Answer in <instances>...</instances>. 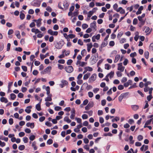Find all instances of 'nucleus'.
<instances>
[{"label":"nucleus","instance_id":"052dcab7","mask_svg":"<svg viewBox=\"0 0 153 153\" xmlns=\"http://www.w3.org/2000/svg\"><path fill=\"white\" fill-rule=\"evenodd\" d=\"M151 82L150 81H148L146 82V83H145L144 84V86L145 87H148V86L149 85H151Z\"/></svg>","mask_w":153,"mask_h":153},{"label":"nucleus","instance_id":"de8ad7c7","mask_svg":"<svg viewBox=\"0 0 153 153\" xmlns=\"http://www.w3.org/2000/svg\"><path fill=\"white\" fill-rule=\"evenodd\" d=\"M129 94V92H127L125 93L122 94H121L123 98H125L127 97Z\"/></svg>","mask_w":153,"mask_h":153},{"label":"nucleus","instance_id":"69168bd1","mask_svg":"<svg viewBox=\"0 0 153 153\" xmlns=\"http://www.w3.org/2000/svg\"><path fill=\"white\" fill-rule=\"evenodd\" d=\"M137 19L136 18H135L133 19V23L134 25H135L137 23Z\"/></svg>","mask_w":153,"mask_h":153},{"label":"nucleus","instance_id":"603ef678","mask_svg":"<svg viewBox=\"0 0 153 153\" xmlns=\"http://www.w3.org/2000/svg\"><path fill=\"white\" fill-rule=\"evenodd\" d=\"M53 142V140L52 139H49L47 141V143L49 145L51 144Z\"/></svg>","mask_w":153,"mask_h":153},{"label":"nucleus","instance_id":"f8f14e48","mask_svg":"<svg viewBox=\"0 0 153 153\" xmlns=\"http://www.w3.org/2000/svg\"><path fill=\"white\" fill-rule=\"evenodd\" d=\"M26 125L27 127H30L31 128H33L34 127V123H27Z\"/></svg>","mask_w":153,"mask_h":153},{"label":"nucleus","instance_id":"6e6552de","mask_svg":"<svg viewBox=\"0 0 153 153\" xmlns=\"http://www.w3.org/2000/svg\"><path fill=\"white\" fill-rule=\"evenodd\" d=\"M61 82L62 83L60 84V85L62 88H63L65 86L68 84V82L66 80H62L61 81Z\"/></svg>","mask_w":153,"mask_h":153},{"label":"nucleus","instance_id":"c03bdc74","mask_svg":"<svg viewBox=\"0 0 153 153\" xmlns=\"http://www.w3.org/2000/svg\"><path fill=\"white\" fill-rule=\"evenodd\" d=\"M25 28V26L24 24H23L20 25L19 27V29L22 30H23Z\"/></svg>","mask_w":153,"mask_h":153},{"label":"nucleus","instance_id":"9d476101","mask_svg":"<svg viewBox=\"0 0 153 153\" xmlns=\"http://www.w3.org/2000/svg\"><path fill=\"white\" fill-rule=\"evenodd\" d=\"M117 12H120V13L121 14H124L125 13V10L121 7L118 8L117 10Z\"/></svg>","mask_w":153,"mask_h":153},{"label":"nucleus","instance_id":"8fccbe9b","mask_svg":"<svg viewBox=\"0 0 153 153\" xmlns=\"http://www.w3.org/2000/svg\"><path fill=\"white\" fill-rule=\"evenodd\" d=\"M145 105L143 108L144 109H145L147 108L149 106V105L148 103V101H146V100L145 101Z\"/></svg>","mask_w":153,"mask_h":153},{"label":"nucleus","instance_id":"f704fd0d","mask_svg":"<svg viewBox=\"0 0 153 153\" xmlns=\"http://www.w3.org/2000/svg\"><path fill=\"white\" fill-rule=\"evenodd\" d=\"M62 53H65V56H67L70 53V51H66V50H64L63 51H62Z\"/></svg>","mask_w":153,"mask_h":153},{"label":"nucleus","instance_id":"9b49d317","mask_svg":"<svg viewBox=\"0 0 153 153\" xmlns=\"http://www.w3.org/2000/svg\"><path fill=\"white\" fill-rule=\"evenodd\" d=\"M90 26L91 27L93 28L96 30L97 26L96 22L94 21L93 22L91 23Z\"/></svg>","mask_w":153,"mask_h":153},{"label":"nucleus","instance_id":"338daca9","mask_svg":"<svg viewBox=\"0 0 153 153\" xmlns=\"http://www.w3.org/2000/svg\"><path fill=\"white\" fill-rule=\"evenodd\" d=\"M78 44L80 45H83V42L81 39H79L78 41Z\"/></svg>","mask_w":153,"mask_h":153},{"label":"nucleus","instance_id":"cd10ccee","mask_svg":"<svg viewBox=\"0 0 153 153\" xmlns=\"http://www.w3.org/2000/svg\"><path fill=\"white\" fill-rule=\"evenodd\" d=\"M40 105L41 104H40V102H39L36 105V108L38 111H39L41 110Z\"/></svg>","mask_w":153,"mask_h":153},{"label":"nucleus","instance_id":"a878e982","mask_svg":"<svg viewBox=\"0 0 153 153\" xmlns=\"http://www.w3.org/2000/svg\"><path fill=\"white\" fill-rule=\"evenodd\" d=\"M63 5L64 7L66 9H67L68 7L69 4L66 1H64L63 3Z\"/></svg>","mask_w":153,"mask_h":153},{"label":"nucleus","instance_id":"a211bd4d","mask_svg":"<svg viewBox=\"0 0 153 153\" xmlns=\"http://www.w3.org/2000/svg\"><path fill=\"white\" fill-rule=\"evenodd\" d=\"M0 140H4L5 142H7L8 140V137H6L3 135H0Z\"/></svg>","mask_w":153,"mask_h":153},{"label":"nucleus","instance_id":"dca6fc26","mask_svg":"<svg viewBox=\"0 0 153 153\" xmlns=\"http://www.w3.org/2000/svg\"><path fill=\"white\" fill-rule=\"evenodd\" d=\"M31 106H28L27 107L26 109L25 110V111L28 114L30 113L31 112L30 109L32 108Z\"/></svg>","mask_w":153,"mask_h":153},{"label":"nucleus","instance_id":"0eeeda50","mask_svg":"<svg viewBox=\"0 0 153 153\" xmlns=\"http://www.w3.org/2000/svg\"><path fill=\"white\" fill-rule=\"evenodd\" d=\"M71 113V115L70 118L72 119H74L75 116V111L74 108L72 109Z\"/></svg>","mask_w":153,"mask_h":153},{"label":"nucleus","instance_id":"0e129e2a","mask_svg":"<svg viewBox=\"0 0 153 153\" xmlns=\"http://www.w3.org/2000/svg\"><path fill=\"white\" fill-rule=\"evenodd\" d=\"M58 62L59 63L64 64L65 62V60L64 59H61L58 61Z\"/></svg>","mask_w":153,"mask_h":153},{"label":"nucleus","instance_id":"864d4df0","mask_svg":"<svg viewBox=\"0 0 153 153\" xmlns=\"http://www.w3.org/2000/svg\"><path fill=\"white\" fill-rule=\"evenodd\" d=\"M35 136L34 135H31L29 137V139L31 141H33L35 139Z\"/></svg>","mask_w":153,"mask_h":153},{"label":"nucleus","instance_id":"e2e57ef3","mask_svg":"<svg viewBox=\"0 0 153 153\" xmlns=\"http://www.w3.org/2000/svg\"><path fill=\"white\" fill-rule=\"evenodd\" d=\"M143 139V137L141 135H139L137 137V139L138 140L140 141L142 140Z\"/></svg>","mask_w":153,"mask_h":153},{"label":"nucleus","instance_id":"7ed1b4c3","mask_svg":"<svg viewBox=\"0 0 153 153\" xmlns=\"http://www.w3.org/2000/svg\"><path fill=\"white\" fill-rule=\"evenodd\" d=\"M65 69L67 72L68 73H71L74 70L73 67L71 66L65 67Z\"/></svg>","mask_w":153,"mask_h":153},{"label":"nucleus","instance_id":"09e8293b","mask_svg":"<svg viewBox=\"0 0 153 153\" xmlns=\"http://www.w3.org/2000/svg\"><path fill=\"white\" fill-rule=\"evenodd\" d=\"M88 27V25L86 24H83L82 25V27L83 29H85Z\"/></svg>","mask_w":153,"mask_h":153},{"label":"nucleus","instance_id":"5701e85b","mask_svg":"<svg viewBox=\"0 0 153 153\" xmlns=\"http://www.w3.org/2000/svg\"><path fill=\"white\" fill-rule=\"evenodd\" d=\"M131 108L133 110L136 111L138 109L139 107L137 105H133L131 106Z\"/></svg>","mask_w":153,"mask_h":153},{"label":"nucleus","instance_id":"4468645a","mask_svg":"<svg viewBox=\"0 0 153 153\" xmlns=\"http://www.w3.org/2000/svg\"><path fill=\"white\" fill-rule=\"evenodd\" d=\"M137 18L139 20L140 22V23L141 25L142 26L143 25L145 22L143 21V18L140 17V16H138Z\"/></svg>","mask_w":153,"mask_h":153},{"label":"nucleus","instance_id":"aec40b11","mask_svg":"<svg viewBox=\"0 0 153 153\" xmlns=\"http://www.w3.org/2000/svg\"><path fill=\"white\" fill-rule=\"evenodd\" d=\"M52 95H50L49 96H48V97L45 99V100L46 101H51L52 100L51 97Z\"/></svg>","mask_w":153,"mask_h":153},{"label":"nucleus","instance_id":"6ab92c4d","mask_svg":"<svg viewBox=\"0 0 153 153\" xmlns=\"http://www.w3.org/2000/svg\"><path fill=\"white\" fill-rule=\"evenodd\" d=\"M87 51L88 52H89L90 51L91 48L93 46V45L92 43H90V44H88L87 45Z\"/></svg>","mask_w":153,"mask_h":153},{"label":"nucleus","instance_id":"58836bf2","mask_svg":"<svg viewBox=\"0 0 153 153\" xmlns=\"http://www.w3.org/2000/svg\"><path fill=\"white\" fill-rule=\"evenodd\" d=\"M16 36L17 37V38L20 39L21 37V36L20 34V32L19 31H17L16 32Z\"/></svg>","mask_w":153,"mask_h":153},{"label":"nucleus","instance_id":"bb28decb","mask_svg":"<svg viewBox=\"0 0 153 153\" xmlns=\"http://www.w3.org/2000/svg\"><path fill=\"white\" fill-rule=\"evenodd\" d=\"M64 120L67 122L68 123H69L71 121V120L69 119V117L67 116L64 117Z\"/></svg>","mask_w":153,"mask_h":153},{"label":"nucleus","instance_id":"4d7b16f0","mask_svg":"<svg viewBox=\"0 0 153 153\" xmlns=\"http://www.w3.org/2000/svg\"><path fill=\"white\" fill-rule=\"evenodd\" d=\"M121 72L120 71H117L116 72L117 75L118 77H120L122 76V74Z\"/></svg>","mask_w":153,"mask_h":153},{"label":"nucleus","instance_id":"423d86ee","mask_svg":"<svg viewBox=\"0 0 153 153\" xmlns=\"http://www.w3.org/2000/svg\"><path fill=\"white\" fill-rule=\"evenodd\" d=\"M96 78V75L95 74H93L89 79V81L90 82H92L95 81Z\"/></svg>","mask_w":153,"mask_h":153},{"label":"nucleus","instance_id":"37998d69","mask_svg":"<svg viewBox=\"0 0 153 153\" xmlns=\"http://www.w3.org/2000/svg\"><path fill=\"white\" fill-rule=\"evenodd\" d=\"M25 146L24 145H21L19 146L18 148L20 150H22L25 149Z\"/></svg>","mask_w":153,"mask_h":153},{"label":"nucleus","instance_id":"3c124183","mask_svg":"<svg viewBox=\"0 0 153 153\" xmlns=\"http://www.w3.org/2000/svg\"><path fill=\"white\" fill-rule=\"evenodd\" d=\"M25 17V15L23 13H21L20 15V17L21 19L22 20L24 19Z\"/></svg>","mask_w":153,"mask_h":153},{"label":"nucleus","instance_id":"f257e3e1","mask_svg":"<svg viewBox=\"0 0 153 153\" xmlns=\"http://www.w3.org/2000/svg\"><path fill=\"white\" fill-rule=\"evenodd\" d=\"M114 74V71H111L106 76L105 78L103 80H106L107 82H109V79L108 77H109L110 79L111 78L113 77Z\"/></svg>","mask_w":153,"mask_h":153},{"label":"nucleus","instance_id":"72a5a7b5","mask_svg":"<svg viewBox=\"0 0 153 153\" xmlns=\"http://www.w3.org/2000/svg\"><path fill=\"white\" fill-rule=\"evenodd\" d=\"M120 120V117H116L115 118L112 119L111 120L112 122H114L115 121H117Z\"/></svg>","mask_w":153,"mask_h":153},{"label":"nucleus","instance_id":"20e7f679","mask_svg":"<svg viewBox=\"0 0 153 153\" xmlns=\"http://www.w3.org/2000/svg\"><path fill=\"white\" fill-rule=\"evenodd\" d=\"M118 68L117 70L120 71L121 72H122L124 71L125 68V67L122 65V62L118 64Z\"/></svg>","mask_w":153,"mask_h":153},{"label":"nucleus","instance_id":"79ce46f5","mask_svg":"<svg viewBox=\"0 0 153 153\" xmlns=\"http://www.w3.org/2000/svg\"><path fill=\"white\" fill-rule=\"evenodd\" d=\"M118 7V4L117 3L115 4L113 6L114 9L117 11V10Z\"/></svg>","mask_w":153,"mask_h":153},{"label":"nucleus","instance_id":"680f3d73","mask_svg":"<svg viewBox=\"0 0 153 153\" xmlns=\"http://www.w3.org/2000/svg\"><path fill=\"white\" fill-rule=\"evenodd\" d=\"M88 95L89 97L91 98L93 96L94 94L92 92L90 91L88 92Z\"/></svg>","mask_w":153,"mask_h":153},{"label":"nucleus","instance_id":"f03ea898","mask_svg":"<svg viewBox=\"0 0 153 153\" xmlns=\"http://www.w3.org/2000/svg\"><path fill=\"white\" fill-rule=\"evenodd\" d=\"M51 66H48L45 68L43 71H42L41 73L42 74H44L46 73H50L51 70Z\"/></svg>","mask_w":153,"mask_h":153},{"label":"nucleus","instance_id":"5fc2aeb1","mask_svg":"<svg viewBox=\"0 0 153 153\" xmlns=\"http://www.w3.org/2000/svg\"><path fill=\"white\" fill-rule=\"evenodd\" d=\"M88 105V106L90 107L91 108L93 106L94 102L92 101L90 102Z\"/></svg>","mask_w":153,"mask_h":153},{"label":"nucleus","instance_id":"774afa93","mask_svg":"<svg viewBox=\"0 0 153 153\" xmlns=\"http://www.w3.org/2000/svg\"><path fill=\"white\" fill-rule=\"evenodd\" d=\"M149 48L150 50L151 51H153V43H152L150 44L149 46Z\"/></svg>","mask_w":153,"mask_h":153},{"label":"nucleus","instance_id":"c85d7f7f","mask_svg":"<svg viewBox=\"0 0 153 153\" xmlns=\"http://www.w3.org/2000/svg\"><path fill=\"white\" fill-rule=\"evenodd\" d=\"M84 69H85L87 71H93L92 68L89 66L85 67Z\"/></svg>","mask_w":153,"mask_h":153},{"label":"nucleus","instance_id":"6e6d98bb","mask_svg":"<svg viewBox=\"0 0 153 153\" xmlns=\"http://www.w3.org/2000/svg\"><path fill=\"white\" fill-rule=\"evenodd\" d=\"M82 117L83 119H86L88 118V116L86 114H83L82 115Z\"/></svg>","mask_w":153,"mask_h":153},{"label":"nucleus","instance_id":"ddd939ff","mask_svg":"<svg viewBox=\"0 0 153 153\" xmlns=\"http://www.w3.org/2000/svg\"><path fill=\"white\" fill-rule=\"evenodd\" d=\"M148 149V146L147 145H143L140 148V150L141 151H143L144 150L145 151L146 150Z\"/></svg>","mask_w":153,"mask_h":153},{"label":"nucleus","instance_id":"b1692460","mask_svg":"<svg viewBox=\"0 0 153 153\" xmlns=\"http://www.w3.org/2000/svg\"><path fill=\"white\" fill-rule=\"evenodd\" d=\"M120 56L119 54L117 55L115 57V59L114 61V63L117 62L120 59Z\"/></svg>","mask_w":153,"mask_h":153},{"label":"nucleus","instance_id":"bf43d9fd","mask_svg":"<svg viewBox=\"0 0 153 153\" xmlns=\"http://www.w3.org/2000/svg\"><path fill=\"white\" fill-rule=\"evenodd\" d=\"M118 88L119 90H122L124 88V86L122 85H119L118 86Z\"/></svg>","mask_w":153,"mask_h":153},{"label":"nucleus","instance_id":"39448f33","mask_svg":"<svg viewBox=\"0 0 153 153\" xmlns=\"http://www.w3.org/2000/svg\"><path fill=\"white\" fill-rule=\"evenodd\" d=\"M48 33L51 35L57 36L58 34V32L57 31H53L51 29L48 30Z\"/></svg>","mask_w":153,"mask_h":153},{"label":"nucleus","instance_id":"7c9ffc66","mask_svg":"<svg viewBox=\"0 0 153 153\" xmlns=\"http://www.w3.org/2000/svg\"><path fill=\"white\" fill-rule=\"evenodd\" d=\"M133 137L132 136H130L129 137V140L130 141V143L131 144H133L134 143V141L133 140Z\"/></svg>","mask_w":153,"mask_h":153},{"label":"nucleus","instance_id":"473e14b6","mask_svg":"<svg viewBox=\"0 0 153 153\" xmlns=\"http://www.w3.org/2000/svg\"><path fill=\"white\" fill-rule=\"evenodd\" d=\"M36 142L34 141L32 144V146L34 150H36L37 149V147L36 146Z\"/></svg>","mask_w":153,"mask_h":153},{"label":"nucleus","instance_id":"412c9836","mask_svg":"<svg viewBox=\"0 0 153 153\" xmlns=\"http://www.w3.org/2000/svg\"><path fill=\"white\" fill-rule=\"evenodd\" d=\"M91 75V74L89 73H87L85 74L83 76V79L84 80L87 79Z\"/></svg>","mask_w":153,"mask_h":153},{"label":"nucleus","instance_id":"49530a36","mask_svg":"<svg viewBox=\"0 0 153 153\" xmlns=\"http://www.w3.org/2000/svg\"><path fill=\"white\" fill-rule=\"evenodd\" d=\"M23 141L24 143H27L28 142V139L26 137H24L23 138Z\"/></svg>","mask_w":153,"mask_h":153},{"label":"nucleus","instance_id":"c9c22d12","mask_svg":"<svg viewBox=\"0 0 153 153\" xmlns=\"http://www.w3.org/2000/svg\"><path fill=\"white\" fill-rule=\"evenodd\" d=\"M16 97V95L13 93L10 94V98L12 100H14Z\"/></svg>","mask_w":153,"mask_h":153},{"label":"nucleus","instance_id":"1a4fd4ad","mask_svg":"<svg viewBox=\"0 0 153 153\" xmlns=\"http://www.w3.org/2000/svg\"><path fill=\"white\" fill-rule=\"evenodd\" d=\"M132 81L131 80H129L127 81V82L125 83L124 84V86L125 87H127L129 85H132Z\"/></svg>","mask_w":153,"mask_h":153},{"label":"nucleus","instance_id":"393cba45","mask_svg":"<svg viewBox=\"0 0 153 153\" xmlns=\"http://www.w3.org/2000/svg\"><path fill=\"white\" fill-rule=\"evenodd\" d=\"M0 100L2 102H4L5 103H7L8 102V100L7 98L4 97H1L0 98Z\"/></svg>","mask_w":153,"mask_h":153},{"label":"nucleus","instance_id":"4c0bfd02","mask_svg":"<svg viewBox=\"0 0 153 153\" xmlns=\"http://www.w3.org/2000/svg\"><path fill=\"white\" fill-rule=\"evenodd\" d=\"M93 12L91 11H89L88 13V17L90 18L93 14Z\"/></svg>","mask_w":153,"mask_h":153},{"label":"nucleus","instance_id":"4be33fe9","mask_svg":"<svg viewBox=\"0 0 153 153\" xmlns=\"http://www.w3.org/2000/svg\"><path fill=\"white\" fill-rule=\"evenodd\" d=\"M31 31L33 33H35L36 34L37 33L41 32V31H40L38 29H35L34 28L32 29Z\"/></svg>","mask_w":153,"mask_h":153},{"label":"nucleus","instance_id":"2eb2a0df","mask_svg":"<svg viewBox=\"0 0 153 153\" xmlns=\"http://www.w3.org/2000/svg\"><path fill=\"white\" fill-rule=\"evenodd\" d=\"M61 44L60 42H57L55 45V48L57 49H60L62 47V45H60Z\"/></svg>","mask_w":153,"mask_h":153},{"label":"nucleus","instance_id":"f3484780","mask_svg":"<svg viewBox=\"0 0 153 153\" xmlns=\"http://www.w3.org/2000/svg\"><path fill=\"white\" fill-rule=\"evenodd\" d=\"M42 19H37V21L36 22V26L38 27H39L41 25V21Z\"/></svg>","mask_w":153,"mask_h":153},{"label":"nucleus","instance_id":"a19ab883","mask_svg":"<svg viewBox=\"0 0 153 153\" xmlns=\"http://www.w3.org/2000/svg\"><path fill=\"white\" fill-rule=\"evenodd\" d=\"M107 44H108V43H107V41H103L102 42V43L101 45L102 47H104L105 46H106Z\"/></svg>","mask_w":153,"mask_h":153},{"label":"nucleus","instance_id":"c756f323","mask_svg":"<svg viewBox=\"0 0 153 153\" xmlns=\"http://www.w3.org/2000/svg\"><path fill=\"white\" fill-rule=\"evenodd\" d=\"M95 4L97 6H101L104 5L105 3L104 2H102V3L96 2Z\"/></svg>","mask_w":153,"mask_h":153},{"label":"nucleus","instance_id":"ea45409f","mask_svg":"<svg viewBox=\"0 0 153 153\" xmlns=\"http://www.w3.org/2000/svg\"><path fill=\"white\" fill-rule=\"evenodd\" d=\"M144 55L146 58L148 59L149 58V52L148 51H145L144 52Z\"/></svg>","mask_w":153,"mask_h":153},{"label":"nucleus","instance_id":"2f4dec72","mask_svg":"<svg viewBox=\"0 0 153 153\" xmlns=\"http://www.w3.org/2000/svg\"><path fill=\"white\" fill-rule=\"evenodd\" d=\"M111 68V66L109 64H106L105 65V68L106 69L109 70Z\"/></svg>","mask_w":153,"mask_h":153},{"label":"nucleus","instance_id":"a18cd8bd","mask_svg":"<svg viewBox=\"0 0 153 153\" xmlns=\"http://www.w3.org/2000/svg\"><path fill=\"white\" fill-rule=\"evenodd\" d=\"M153 97L152 95H149L147 97V100L149 101H150L151 100L152 98Z\"/></svg>","mask_w":153,"mask_h":153},{"label":"nucleus","instance_id":"e433bc0d","mask_svg":"<svg viewBox=\"0 0 153 153\" xmlns=\"http://www.w3.org/2000/svg\"><path fill=\"white\" fill-rule=\"evenodd\" d=\"M75 120H76L77 122L78 123L81 124L82 120L80 118L76 117Z\"/></svg>","mask_w":153,"mask_h":153},{"label":"nucleus","instance_id":"13d9d810","mask_svg":"<svg viewBox=\"0 0 153 153\" xmlns=\"http://www.w3.org/2000/svg\"><path fill=\"white\" fill-rule=\"evenodd\" d=\"M61 107L59 106H57L55 107L54 109L56 111H58L61 109Z\"/></svg>","mask_w":153,"mask_h":153}]
</instances>
